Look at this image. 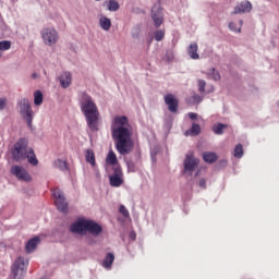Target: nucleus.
Masks as SVG:
<instances>
[{
  "label": "nucleus",
  "instance_id": "nucleus-4",
  "mask_svg": "<svg viewBox=\"0 0 279 279\" xmlns=\"http://www.w3.org/2000/svg\"><path fill=\"white\" fill-rule=\"evenodd\" d=\"M17 108L20 109V114L24 121H26L27 126L32 128L34 122V109H32V102L28 98H22L17 101Z\"/></svg>",
  "mask_w": 279,
  "mask_h": 279
},
{
  "label": "nucleus",
  "instance_id": "nucleus-6",
  "mask_svg": "<svg viewBox=\"0 0 279 279\" xmlns=\"http://www.w3.org/2000/svg\"><path fill=\"white\" fill-rule=\"evenodd\" d=\"M29 262L23 257H19L15 259L13 266H12V274L14 279H21L23 276H25V272L27 271V265Z\"/></svg>",
  "mask_w": 279,
  "mask_h": 279
},
{
  "label": "nucleus",
  "instance_id": "nucleus-45",
  "mask_svg": "<svg viewBox=\"0 0 279 279\" xmlns=\"http://www.w3.org/2000/svg\"><path fill=\"white\" fill-rule=\"evenodd\" d=\"M33 77H36V74H33Z\"/></svg>",
  "mask_w": 279,
  "mask_h": 279
},
{
  "label": "nucleus",
  "instance_id": "nucleus-15",
  "mask_svg": "<svg viewBox=\"0 0 279 279\" xmlns=\"http://www.w3.org/2000/svg\"><path fill=\"white\" fill-rule=\"evenodd\" d=\"M38 245H40V238L35 236V238L28 240L25 245L26 254H32L36 250V247H38Z\"/></svg>",
  "mask_w": 279,
  "mask_h": 279
},
{
  "label": "nucleus",
  "instance_id": "nucleus-25",
  "mask_svg": "<svg viewBox=\"0 0 279 279\" xmlns=\"http://www.w3.org/2000/svg\"><path fill=\"white\" fill-rule=\"evenodd\" d=\"M203 160H205V162H208L209 165H213V162H217V154H215V153H204L203 154Z\"/></svg>",
  "mask_w": 279,
  "mask_h": 279
},
{
  "label": "nucleus",
  "instance_id": "nucleus-12",
  "mask_svg": "<svg viewBox=\"0 0 279 279\" xmlns=\"http://www.w3.org/2000/svg\"><path fill=\"white\" fill-rule=\"evenodd\" d=\"M110 186L119 187L123 184V171H121V167L113 168V174L109 177Z\"/></svg>",
  "mask_w": 279,
  "mask_h": 279
},
{
  "label": "nucleus",
  "instance_id": "nucleus-27",
  "mask_svg": "<svg viewBox=\"0 0 279 279\" xmlns=\"http://www.w3.org/2000/svg\"><path fill=\"white\" fill-rule=\"evenodd\" d=\"M43 104V92L36 90L34 93V105L40 106Z\"/></svg>",
  "mask_w": 279,
  "mask_h": 279
},
{
  "label": "nucleus",
  "instance_id": "nucleus-14",
  "mask_svg": "<svg viewBox=\"0 0 279 279\" xmlns=\"http://www.w3.org/2000/svg\"><path fill=\"white\" fill-rule=\"evenodd\" d=\"M73 82V76H71V72H63L59 76V84L61 88H69Z\"/></svg>",
  "mask_w": 279,
  "mask_h": 279
},
{
  "label": "nucleus",
  "instance_id": "nucleus-32",
  "mask_svg": "<svg viewBox=\"0 0 279 279\" xmlns=\"http://www.w3.org/2000/svg\"><path fill=\"white\" fill-rule=\"evenodd\" d=\"M197 85H198V93H201V95H204V93H206V81L198 80Z\"/></svg>",
  "mask_w": 279,
  "mask_h": 279
},
{
  "label": "nucleus",
  "instance_id": "nucleus-19",
  "mask_svg": "<svg viewBox=\"0 0 279 279\" xmlns=\"http://www.w3.org/2000/svg\"><path fill=\"white\" fill-rule=\"evenodd\" d=\"M26 159L28 165H32V167H38V158H36V153H34V148L28 149Z\"/></svg>",
  "mask_w": 279,
  "mask_h": 279
},
{
  "label": "nucleus",
  "instance_id": "nucleus-44",
  "mask_svg": "<svg viewBox=\"0 0 279 279\" xmlns=\"http://www.w3.org/2000/svg\"><path fill=\"white\" fill-rule=\"evenodd\" d=\"M213 90H215V87H211L207 93H213Z\"/></svg>",
  "mask_w": 279,
  "mask_h": 279
},
{
  "label": "nucleus",
  "instance_id": "nucleus-5",
  "mask_svg": "<svg viewBox=\"0 0 279 279\" xmlns=\"http://www.w3.org/2000/svg\"><path fill=\"white\" fill-rule=\"evenodd\" d=\"M28 145L29 142L26 138H21L17 141L12 150L13 160H15V162H21V160H25L31 149Z\"/></svg>",
  "mask_w": 279,
  "mask_h": 279
},
{
  "label": "nucleus",
  "instance_id": "nucleus-42",
  "mask_svg": "<svg viewBox=\"0 0 279 279\" xmlns=\"http://www.w3.org/2000/svg\"><path fill=\"white\" fill-rule=\"evenodd\" d=\"M189 118H190L192 121H195V119H197V113H195V112H190V113H189Z\"/></svg>",
  "mask_w": 279,
  "mask_h": 279
},
{
  "label": "nucleus",
  "instance_id": "nucleus-8",
  "mask_svg": "<svg viewBox=\"0 0 279 279\" xmlns=\"http://www.w3.org/2000/svg\"><path fill=\"white\" fill-rule=\"evenodd\" d=\"M52 196L54 197V204L58 210H60V213H69V203L66 202V198L64 197V193L62 192V190H53Z\"/></svg>",
  "mask_w": 279,
  "mask_h": 279
},
{
  "label": "nucleus",
  "instance_id": "nucleus-2",
  "mask_svg": "<svg viewBox=\"0 0 279 279\" xmlns=\"http://www.w3.org/2000/svg\"><path fill=\"white\" fill-rule=\"evenodd\" d=\"M78 104L82 114L85 117L87 128L92 132H97L99 130V109L97 104L93 100V97L86 93H82L78 98Z\"/></svg>",
  "mask_w": 279,
  "mask_h": 279
},
{
  "label": "nucleus",
  "instance_id": "nucleus-11",
  "mask_svg": "<svg viewBox=\"0 0 279 279\" xmlns=\"http://www.w3.org/2000/svg\"><path fill=\"white\" fill-rule=\"evenodd\" d=\"M151 20L154 21L155 27H160L165 23V13L162 12L160 2H156L151 8Z\"/></svg>",
  "mask_w": 279,
  "mask_h": 279
},
{
  "label": "nucleus",
  "instance_id": "nucleus-38",
  "mask_svg": "<svg viewBox=\"0 0 279 279\" xmlns=\"http://www.w3.org/2000/svg\"><path fill=\"white\" fill-rule=\"evenodd\" d=\"M157 154H158V147L151 148V150H150V157H151L153 162H156V156H157Z\"/></svg>",
  "mask_w": 279,
  "mask_h": 279
},
{
  "label": "nucleus",
  "instance_id": "nucleus-33",
  "mask_svg": "<svg viewBox=\"0 0 279 279\" xmlns=\"http://www.w3.org/2000/svg\"><path fill=\"white\" fill-rule=\"evenodd\" d=\"M107 163L108 165H117V155L114 153L110 151L107 156Z\"/></svg>",
  "mask_w": 279,
  "mask_h": 279
},
{
  "label": "nucleus",
  "instance_id": "nucleus-22",
  "mask_svg": "<svg viewBox=\"0 0 279 279\" xmlns=\"http://www.w3.org/2000/svg\"><path fill=\"white\" fill-rule=\"evenodd\" d=\"M202 132L199 124H192V128L185 132V136H197Z\"/></svg>",
  "mask_w": 279,
  "mask_h": 279
},
{
  "label": "nucleus",
  "instance_id": "nucleus-35",
  "mask_svg": "<svg viewBox=\"0 0 279 279\" xmlns=\"http://www.w3.org/2000/svg\"><path fill=\"white\" fill-rule=\"evenodd\" d=\"M162 38H165V31L159 29L155 33V40L157 43H160V40H162Z\"/></svg>",
  "mask_w": 279,
  "mask_h": 279
},
{
  "label": "nucleus",
  "instance_id": "nucleus-43",
  "mask_svg": "<svg viewBox=\"0 0 279 279\" xmlns=\"http://www.w3.org/2000/svg\"><path fill=\"white\" fill-rule=\"evenodd\" d=\"M130 239H132L133 241L136 240V233L134 231L130 233Z\"/></svg>",
  "mask_w": 279,
  "mask_h": 279
},
{
  "label": "nucleus",
  "instance_id": "nucleus-30",
  "mask_svg": "<svg viewBox=\"0 0 279 279\" xmlns=\"http://www.w3.org/2000/svg\"><path fill=\"white\" fill-rule=\"evenodd\" d=\"M119 2L117 1H109L107 3V10H109V12H117V10H119Z\"/></svg>",
  "mask_w": 279,
  "mask_h": 279
},
{
  "label": "nucleus",
  "instance_id": "nucleus-36",
  "mask_svg": "<svg viewBox=\"0 0 279 279\" xmlns=\"http://www.w3.org/2000/svg\"><path fill=\"white\" fill-rule=\"evenodd\" d=\"M126 167L130 173H134V171H136V165L132 160L126 161Z\"/></svg>",
  "mask_w": 279,
  "mask_h": 279
},
{
  "label": "nucleus",
  "instance_id": "nucleus-37",
  "mask_svg": "<svg viewBox=\"0 0 279 279\" xmlns=\"http://www.w3.org/2000/svg\"><path fill=\"white\" fill-rule=\"evenodd\" d=\"M175 58V52L173 50H167L166 52V59L168 62H173V59Z\"/></svg>",
  "mask_w": 279,
  "mask_h": 279
},
{
  "label": "nucleus",
  "instance_id": "nucleus-23",
  "mask_svg": "<svg viewBox=\"0 0 279 279\" xmlns=\"http://www.w3.org/2000/svg\"><path fill=\"white\" fill-rule=\"evenodd\" d=\"M241 27H243V20H240L239 24L235 22L229 23V29L230 32H234V34H241Z\"/></svg>",
  "mask_w": 279,
  "mask_h": 279
},
{
  "label": "nucleus",
  "instance_id": "nucleus-18",
  "mask_svg": "<svg viewBox=\"0 0 279 279\" xmlns=\"http://www.w3.org/2000/svg\"><path fill=\"white\" fill-rule=\"evenodd\" d=\"M197 44L196 43H193L189 46L187 48V54L190 56V58L192 60H199V53H197Z\"/></svg>",
  "mask_w": 279,
  "mask_h": 279
},
{
  "label": "nucleus",
  "instance_id": "nucleus-40",
  "mask_svg": "<svg viewBox=\"0 0 279 279\" xmlns=\"http://www.w3.org/2000/svg\"><path fill=\"white\" fill-rule=\"evenodd\" d=\"M202 100H203L202 96H199V95L193 96L194 104H202Z\"/></svg>",
  "mask_w": 279,
  "mask_h": 279
},
{
  "label": "nucleus",
  "instance_id": "nucleus-26",
  "mask_svg": "<svg viewBox=\"0 0 279 279\" xmlns=\"http://www.w3.org/2000/svg\"><path fill=\"white\" fill-rule=\"evenodd\" d=\"M227 128H228V124L217 123L213 125V132L215 134L221 135L223 134V130H226Z\"/></svg>",
  "mask_w": 279,
  "mask_h": 279
},
{
  "label": "nucleus",
  "instance_id": "nucleus-28",
  "mask_svg": "<svg viewBox=\"0 0 279 279\" xmlns=\"http://www.w3.org/2000/svg\"><path fill=\"white\" fill-rule=\"evenodd\" d=\"M12 49V41L2 40L0 41V51H10Z\"/></svg>",
  "mask_w": 279,
  "mask_h": 279
},
{
  "label": "nucleus",
  "instance_id": "nucleus-29",
  "mask_svg": "<svg viewBox=\"0 0 279 279\" xmlns=\"http://www.w3.org/2000/svg\"><path fill=\"white\" fill-rule=\"evenodd\" d=\"M243 145L238 144L233 150V156L234 158L241 159V157L243 156Z\"/></svg>",
  "mask_w": 279,
  "mask_h": 279
},
{
  "label": "nucleus",
  "instance_id": "nucleus-41",
  "mask_svg": "<svg viewBox=\"0 0 279 279\" xmlns=\"http://www.w3.org/2000/svg\"><path fill=\"white\" fill-rule=\"evenodd\" d=\"M198 186L199 189H206V179H201Z\"/></svg>",
  "mask_w": 279,
  "mask_h": 279
},
{
  "label": "nucleus",
  "instance_id": "nucleus-17",
  "mask_svg": "<svg viewBox=\"0 0 279 279\" xmlns=\"http://www.w3.org/2000/svg\"><path fill=\"white\" fill-rule=\"evenodd\" d=\"M113 263H114V253H107L101 263V267H104V269H106L107 271H110V269H112Z\"/></svg>",
  "mask_w": 279,
  "mask_h": 279
},
{
  "label": "nucleus",
  "instance_id": "nucleus-31",
  "mask_svg": "<svg viewBox=\"0 0 279 279\" xmlns=\"http://www.w3.org/2000/svg\"><path fill=\"white\" fill-rule=\"evenodd\" d=\"M54 167L57 169H60L61 171H66V161H64L62 159H57L54 161Z\"/></svg>",
  "mask_w": 279,
  "mask_h": 279
},
{
  "label": "nucleus",
  "instance_id": "nucleus-20",
  "mask_svg": "<svg viewBox=\"0 0 279 279\" xmlns=\"http://www.w3.org/2000/svg\"><path fill=\"white\" fill-rule=\"evenodd\" d=\"M206 75L208 80H214V82H219V80H221V75L219 74V71H217L215 68L209 69L206 72Z\"/></svg>",
  "mask_w": 279,
  "mask_h": 279
},
{
  "label": "nucleus",
  "instance_id": "nucleus-10",
  "mask_svg": "<svg viewBox=\"0 0 279 279\" xmlns=\"http://www.w3.org/2000/svg\"><path fill=\"white\" fill-rule=\"evenodd\" d=\"M199 165V160L195 158L193 153H187L185 155V159L183 161V167H184V173L186 175H193V171L197 169V166Z\"/></svg>",
  "mask_w": 279,
  "mask_h": 279
},
{
  "label": "nucleus",
  "instance_id": "nucleus-16",
  "mask_svg": "<svg viewBox=\"0 0 279 279\" xmlns=\"http://www.w3.org/2000/svg\"><path fill=\"white\" fill-rule=\"evenodd\" d=\"M252 11V2H241L238 7H235V10L232 12V14H245V12Z\"/></svg>",
  "mask_w": 279,
  "mask_h": 279
},
{
  "label": "nucleus",
  "instance_id": "nucleus-46",
  "mask_svg": "<svg viewBox=\"0 0 279 279\" xmlns=\"http://www.w3.org/2000/svg\"><path fill=\"white\" fill-rule=\"evenodd\" d=\"M2 53L0 52V58H1Z\"/></svg>",
  "mask_w": 279,
  "mask_h": 279
},
{
  "label": "nucleus",
  "instance_id": "nucleus-1",
  "mask_svg": "<svg viewBox=\"0 0 279 279\" xmlns=\"http://www.w3.org/2000/svg\"><path fill=\"white\" fill-rule=\"evenodd\" d=\"M133 134L134 130L130 125L128 117L118 116L114 118L111 126V136L116 143V149L121 156H128L134 149Z\"/></svg>",
  "mask_w": 279,
  "mask_h": 279
},
{
  "label": "nucleus",
  "instance_id": "nucleus-34",
  "mask_svg": "<svg viewBox=\"0 0 279 279\" xmlns=\"http://www.w3.org/2000/svg\"><path fill=\"white\" fill-rule=\"evenodd\" d=\"M119 213L125 218L130 219V211H128V208H125L123 205H120Z\"/></svg>",
  "mask_w": 279,
  "mask_h": 279
},
{
  "label": "nucleus",
  "instance_id": "nucleus-24",
  "mask_svg": "<svg viewBox=\"0 0 279 279\" xmlns=\"http://www.w3.org/2000/svg\"><path fill=\"white\" fill-rule=\"evenodd\" d=\"M85 160H86V162H88L89 165H92V167H95V165H96V161H95V151H93V149H87V150H86Z\"/></svg>",
  "mask_w": 279,
  "mask_h": 279
},
{
  "label": "nucleus",
  "instance_id": "nucleus-39",
  "mask_svg": "<svg viewBox=\"0 0 279 279\" xmlns=\"http://www.w3.org/2000/svg\"><path fill=\"white\" fill-rule=\"evenodd\" d=\"M5 106H8V99L0 98V110H5Z\"/></svg>",
  "mask_w": 279,
  "mask_h": 279
},
{
  "label": "nucleus",
  "instance_id": "nucleus-3",
  "mask_svg": "<svg viewBox=\"0 0 279 279\" xmlns=\"http://www.w3.org/2000/svg\"><path fill=\"white\" fill-rule=\"evenodd\" d=\"M102 230L104 229L99 223L85 218H78L70 226V232L73 234H80V236H84L86 234H92V236H99Z\"/></svg>",
  "mask_w": 279,
  "mask_h": 279
},
{
  "label": "nucleus",
  "instance_id": "nucleus-7",
  "mask_svg": "<svg viewBox=\"0 0 279 279\" xmlns=\"http://www.w3.org/2000/svg\"><path fill=\"white\" fill-rule=\"evenodd\" d=\"M41 38L43 41L48 46V47H53L58 40H60V36L58 35V31L56 28L47 27L41 31Z\"/></svg>",
  "mask_w": 279,
  "mask_h": 279
},
{
  "label": "nucleus",
  "instance_id": "nucleus-9",
  "mask_svg": "<svg viewBox=\"0 0 279 279\" xmlns=\"http://www.w3.org/2000/svg\"><path fill=\"white\" fill-rule=\"evenodd\" d=\"M11 175H14L20 182H31L32 175L23 166L13 165L10 169Z\"/></svg>",
  "mask_w": 279,
  "mask_h": 279
},
{
  "label": "nucleus",
  "instance_id": "nucleus-13",
  "mask_svg": "<svg viewBox=\"0 0 279 279\" xmlns=\"http://www.w3.org/2000/svg\"><path fill=\"white\" fill-rule=\"evenodd\" d=\"M165 104L168 106L170 112H178V99L173 94H168L165 96Z\"/></svg>",
  "mask_w": 279,
  "mask_h": 279
},
{
  "label": "nucleus",
  "instance_id": "nucleus-21",
  "mask_svg": "<svg viewBox=\"0 0 279 279\" xmlns=\"http://www.w3.org/2000/svg\"><path fill=\"white\" fill-rule=\"evenodd\" d=\"M99 25H100L101 29H104L105 32H108L110 29V27H112V22L110 21V19H108L106 16H101L99 19Z\"/></svg>",
  "mask_w": 279,
  "mask_h": 279
}]
</instances>
